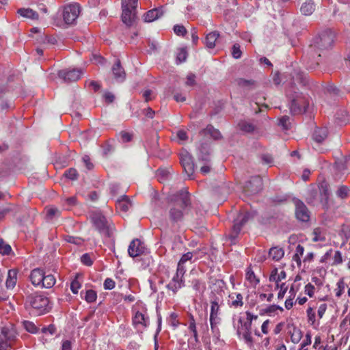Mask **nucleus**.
Returning a JSON list of instances; mask_svg holds the SVG:
<instances>
[{
    "label": "nucleus",
    "mask_w": 350,
    "mask_h": 350,
    "mask_svg": "<svg viewBox=\"0 0 350 350\" xmlns=\"http://www.w3.org/2000/svg\"><path fill=\"white\" fill-rule=\"evenodd\" d=\"M327 136V129L326 128H318L313 134L314 139L319 143L322 142Z\"/></svg>",
    "instance_id": "obj_27"
},
{
    "label": "nucleus",
    "mask_w": 350,
    "mask_h": 350,
    "mask_svg": "<svg viewBox=\"0 0 350 350\" xmlns=\"http://www.w3.org/2000/svg\"><path fill=\"white\" fill-rule=\"evenodd\" d=\"M219 36V33L215 31L208 33L205 38V44L209 49H213L215 46L216 41Z\"/></svg>",
    "instance_id": "obj_24"
},
{
    "label": "nucleus",
    "mask_w": 350,
    "mask_h": 350,
    "mask_svg": "<svg viewBox=\"0 0 350 350\" xmlns=\"http://www.w3.org/2000/svg\"><path fill=\"white\" fill-rule=\"evenodd\" d=\"M16 275L17 273L15 270H9L5 282L8 288H13L15 286L17 280Z\"/></svg>",
    "instance_id": "obj_26"
},
{
    "label": "nucleus",
    "mask_w": 350,
    "mask_h": 350,
    "mask_svg": "<svg viewBox=\"0 0 350 350\" xmlns=\"http://www.w3.org/2000/svg\"><path fill=\"white\" fill-rule=\"evenodd\" d=\"M65 176L70 180H75L77 178V172L74 168H70L66 170L64 174Z\"/></svg>",
    "instance_id": "obj_51"
},
{
    "label": "nucleus",
    "mask_w": 350,
    "mask_h": 350,
    "mask_svg": "<svg viewBox=\"0 0 350 350\" xmlns=\"http://www.w3.org/2000/svg\"><path fill=\"white\" fill-rule=\"evenodd\" d=\"M56 280L53 275L52 274H46L44 273V276L43 278L42 286V288H50L53 287L55 284Z\"/></svg>",
    "instance_id": "obj_32"
},
{
    "label": "nucleus",
    "mask_w": 350,
    "mask_h": 350,
    "mask_svg": "<svg viewBox=\"0 0 350 350\" xmlns=\"http://www.w3.org/2000/svg\"><path fill=\"white\" fill-rule=\"evenodd\" d=\"M60 215V211L55 207H50L46 209V217L49 219H52L55 217Z\"/></svg>",
    "instance_id": "obj_42"
},
{
    "label": "nucleus",
    "mask_w": 350,
    "mask_h": 350,
    "mask_svg": "<svg viewBox=\"0 0 350 350\" xmlns=\"http://www.w3.org/2000/svg\"><path fill=\"white\" fill-rule=\"evenodd\" d=\"M197 252H189L182 256L180 258L179 262H180V264H185L187 261L191 260L192 258L193 257L194 254H196Z\"/></svg>",
    "instance_id": "obj_50"
},
{
    "label": "nucleus",
    "mask_w": 350,
    "mask_h": 350,
    "mask_svg": "<svg viewBox=\"0 0 350 350\" xmlns=\"http://www.w3.org/2000/svg\"><path fill=\"white\" fill-rule=\"evenodd\" d=\"M241 54H242V53L240 49L239 44H234L232 46V55L233 57H234L235 59H239L241 57Z\"/></svg>",
    "instance_id": "obj_52"
},
{
    "label": "nucleus",
    "mask_w": 350,
    "mask_h": 350,
    "mask_svg": "<svg viewBox=\"0 0 350 350\" xmlns=\"http://www.w3.org/2000/svg\"><path fill=\"white\" fill-rule=\"evenodd\" d=\"M242 294L232 292L228 295V304L230 308H239L243 306Z\"/></svg>",
    "instance_id": "obj_16"
},
{
    "label": "nucleus",
    "mask_w": 350,
    "mask_h": 350,
    "mask_svg": "<svg viewBox=\"0 0 350 350\" xmlns=\"http://www.w3.org/2000/svg\"><path fill=\"white\" fill-rule=\"evenodd\" d=\"M163 15V8L152 9L148 11L144 16V20L146 23H151L161 18Z\"/></svg>",
    "instance_id": "obj_18"
},
{
    "label": "nucleus",
    "mask_w": 350,
    "mask_h": 350,
    "mask_svg": "<svg viewBox=\"0 0 350 350\" xmlns=\"http://www.w3.org/2000/svg\"><path fill=\"white\" fill-rule=\"evenodd\" d=\"M198 157L199 160L202 161L204 163H210V156L207 152H204L202 150H200V154H199Z\"/></svg>",
    "instance_id": "obj_54"
},
{
    "label": "nucleus",
    "mask_w": 350,
    "mask_h": 350,
    "mask_svg": "<svg viewBox=\"0 0 350 350\" xmlns=\"http://www.w3.org/2000/svg\"><path fill=\"white\" fill-rule=\"evenodd\" d=\"M315 8V4L312 0H307L301 5L300 11L302 14L310 16L314 12Z\"/></svg>",
    "instance_id": "obj_22"
},
{
    "label": "nucleus",
    "mask_w": 350,
    "mask_h": 350,
    "mask_svg": "<svg viewBox=\"0 0 350 350\" xmlns=\"http://www.w3.org/2000/svg\"><path fill=\"white\" fill-rule=\"evenodd\" d=\"M180 160L185 174L191 178L195 167L191 155L187 151L183 150L180 154Z\"/></svg>",
    "instance_id": "obj_11"
},
{
    "label": "nucleus",
    "mask_w": 350,
    "mask_h": 350,
    "mask_svg": "<svg viewBox=\"0 0 350 350\" xmlns=\"http://www.w3.org/2000/svg\"><path fill=\"white\" fill-rule=\"evenodd\" d=\"M16 330L12 323L0 327V350H7L16 338Z\"/></svg>",
    "instance_id": "obj_4"
},
{
    "label": "nucleus",
    "mask_w": 350,
    "mask_h": 350,
    "mask_svg": "<svg viewBox=\"0 0 350 350\" xmlns=\"http://www.w3.org/2000/svg\"><path fill=\"white\" fill-rule=\"evenodd\" d=\"M80 7L78 4H69L66 5L63 11V18L64 22L68 24H72L79 16Z\"/></svg>",
    "instance_id": "obj_10"
},
{
    "label": "nucleus",
    "mask_w": 350,
    "mask_h": 350,
    "mask_svg": "<svg viewBox=\"0 0 350 350\" xmlns=\"http://www.w3.org/2000/svg\"><path fill=\"white\" fill-rule=\"evenodd\" d=\"M174 31L177 36H185L187 33V29L183 25H176L174 27Z\"/></svg>",
    "instance_id": "obj_49"
},
{
    "label": "nucleus",
    "mask_w": 350,
    "mask_h": 350,
    "mask_svg": "<svg viewBox=\"0 0 350 350\" xmlns=\"http://www.w3.org/2000/svg\"><path fill=\"white\" fill-rule=\"evenodd\" d=\"M104 288L111 290L115 287V282L111 278H107L103 284Z\"/></svg>",
    "instance_id": "obj_58"
},
{
    "label": "nucleus",
    "mask_w": 350,
    "mask_h": 350,
    "mask_svg": "<svg viewBox=\"0 0 350 350\" xmlns=\"http://www.w3.org/2000/svg\"><path fill=\"white\" fill-rule=\"evenodd\" d=\"M131 206V202L129 198L126 196H123L120 199H118L116 202V207L117 208L122 211H127L129 208Z\"/></svg>",
    "instance_id": "obj_25"
},
{
    "label": "nucleus",
    "mask_w": 350,
    "mask_h": 350,
    "mask_svg": "<svg viewBox=\"0 0 350 350\" xmlns=\"http://www.w3.org/2000/svg\"><path fill=\"white\" fill-rule=\"evenodd\" d=\"M245 278L252 285H256L259 283V280L256 276L251 267H247L246 269Z\"/></svg>",
    "instance_id": "obj_33"
},
{
    "label": "nucleus",
    "mask_w": 350,
    "mask_h": 350,
    "mask_svg": "<svg viewBox=\"0 0 350 350\" xmlns=\"http://www.w3.org/2000/svg\"><path fill=\"white\" fill-rule=\"evenodd\" d=\"M279 124L284 129H288L289 125V117L286 116H282L279 120Z\"/></svg>",
    "instance_id": "obj_57"
},
{
    "label": "nucleus",
    "mask_w": 350,
    "mask_h": 350,
    "mask_svg": "<svg viewBox=\"0 0 350 350\" xmlns=\"http://www.w3.org/2000/svg\"><path fill=\"white\" fill-rule=\"evenodd\" d=\"M185 272H186V267H185V264H180V262H178L176 275H178V276L179 275L180 277L184 278V275H185Z\"/></svg>",
    "instance_id": "obj_55"
},
{
    "label": "nucleus",
    "mask_w": 350,
    "mask_h": 350,
    "mask_svg": "<svg viewBox=\"0 0 350 350\" xmlns=\"http://www.w3.org/2000/svg\"><path fill=\"white\" fill-rule=\"evenodd\" d=\"M81 262L87 266H91L93 263V262L91 259V257L88 254H83L81 256Z\"/></svg>",
    "instance_id": "obj_61"
},
{
    "label": "nucleus",
    "mask_w": 350,
    "mask_h": 350,
    "mask_svg": "<svg viewBox=\"0 0 350 350\" xmlns=\"http://www.w3.org/2000/svg\"><path fill=\"white\" fill-rule=\"evenodd\" d=\"M18 14L27 18L38 19V18L37 12L30 8H21L18 10Z\"/></svg>",
    "instance_id": "obj_30"
},
{
    "label": "nucleus",
    "mask_w": 350,
    "mask_h": 350,
    "mask_svg": "<svg viewBox=\"0 0 350 350\" xmlns=\"http://www.w3.org/2000/svg\"><path fill=\"white\" fill-rule=\"evenodd\" d=\"M327 306L326 304H320V306L318 308V310H317L318 317L319 319H321L323 317V315L327 310Z\"/></svg>",
    "instance_id": "obj_64"
},
{
    "label": "nucleus",
    "mask_w": 350,
    "mask_h": 350,
    "mask_svg": "<svg viewBox=\"0 0 350 350\" xmlns=\"http://www.w3.org/2000/svg\"><path fill=\"white\" fill-rule=\"evenodd\" d=\"M287 96L291 99V111L294 114H299L306 111L309 105V100L302 93L295 91V87H291L287 91Z\"/></svg>",
    "instance_id": "obj_3"
},
{
    "label": "nucleus",
    "mask_w": 350,
    "mask_h": 350,
    "mask_svg": "<svg viewBox=\"0 0 350 350\" xmlns=\"http://www.w3.org/2000/svg\"><path fill=\"white\" fill-rule=\"evenodd\" d=\"M345 289V284L344 280L342 278L337 282V288H336V296L340 297L344 293Z\"/></svg>",
    "instance_id": "obj_43"
},
{
    "label": "nucleus",
    "mask_w": 350,
    "mask_h": 350,
    "mask_svg": "<svg viewBox=\"0 0 350 350\" xmlns=\"http://www.w3.org/2000/svg\"><path fill=\"white\" fill-rule=\"evenodd\" d=\"M44 276L43 270L37 268L31 271L29 278L33 285L42 286Z\"/></svg>",
    "instance_id": "obj_19"
},
{
    "label": "nucleus",
    "mask_w": 350,
    "mask_h": 350,
    "mask_svg": "<svg viewBox=\"0 0 350 350\" xmlns=\"http://www.w3.org/2000/svg\"><path fill=\"white\" fill-rule=\"evenodd\" d=\"M243 326L245 327V331L242 334V337L247 345H252L253 344V337L250 331L251 323H245Z\"/></svg>",
    "instance_id": "obj_28"
},
{
    "label": "nucleus",
    "mask_w": 350,
    "mask_h": 350,
    "mask_svg": "<svg viewBox=\"0 0 350 350\" xmlns=\"http://www.w3.org/2000/svg\"><path fill=\"white\" fill-rule=\"evenodd\" d=\"M204 132L209 134L214 139H219L221 137V135L219 130L215 129L211 125L207 126L204 130Z\"/></svg>",
    "instance_id": "obj_36"
},
{
    "label": "nucleus",
    "mask_w": 350,
    "mask_h": 350,
    "mask_svg": "<svg viewBox=\"0 0 350 350\" xmlns=\"http://www.w3.org/2000/svg\"><path fill=\"white\" fill-rule=\"evenodd\" d=\"M23 324L24 328L27 332L32 333V334H36L37 332L38 328L33 322L29 321H23Z\"/></svg>",
    "instance_id": "obj_41"
},
{
    "label": "nucleus",
    "mask_w": 350,
    "mask_h": 350,
    "mask_svg": "<svg viewBox=\"0 0 350 350\" xmlns=\"http://www.w3.org/2000/svg\"><path fill=\"white\" fill-rule=\"evenodd\" d=\"M64 239L68 243H70L77 245H81L84 242V240L82 238L71 235L64 236Z\"/></svg>",
    "instance_id": "obj_38"
},
{
    "label": "nucleus",
    "mask_w": 350,
    "mask_h": 350,
    "mask_svg": "<svg viewBox=\"0 0 350 350\" xmlns=\"http://www.w3.org/2000/svg\"><path fill=\"white\" fill-rule=\"evenodd\" d=\"M295 215L297 218L302 221L309 220V212L306 206L300 200L295 201Z\"/></svg>",
    "instance_id": "obj_14"
},
{
    "label": "nucleus",
    "mask_w": 350,
    "mask_h": 350,
    "mask_svg": "<svg viewBox=\"0 0 350 350\" xmlns=\"http://www.w3.org/2000/svg\"><path fill=\"white\" fill-rule=\"evenodd\" d=\"M235 82L239 88L245 90H252L256 86V81L253 79L238 78L235 80Z\"/></svg>",
    "instance_id": "obj_20"
},
{
    "label": "nucleus",
    "mask_w": 350,
    "mask_h": 350,
    "mask_svg": "<svg viewBox=\"0 0 350 350\" xmlns=\"http://www.w3.org/2000/svg\"><path fill=\"white\" fill-rule=\"evenodd\" d=\"M306 312H307V317H308V322L311 325H314L315 324V322H316L315 312H314V310H313L312 308L309 307L307 309Z\"/></svg>",
    "instance_id": "obj_46"
},
{
    "label": "nucleus",
    "mask_w": 350,
    "mask_h": 350,
    "mask_svg": "<svg viewBox=\"0 0 350 350\" xmlns=\"http://www.w3.org/2000/svg\"><path fill=\"white\" fill-rule=\"evenodd\" d=\"M286 277V272L284 271H281L278 273L277 269H274L269 276V281L275 282L276 283L277 288L279 287V282L282 280H284Z\"/></svg>",
    "instance_id": "obj_23"
},
{
    "label": "nucleus",
    "mask_w": 350,
    "mask_h": 350,
    "mask_svg": "<svg viewBox=\"0 0 350 350\" xmlns=\"http://www.w3.org/2000/svg\"><path fill=\"white\" fill-rule=\"evenodd\" d=\"M96 293L93 290H88L85 292V299L88 303L94 302L96 299Z\"/></svg>",
    "instance_id": "obj_44"
},
{
    "label": "nucleus",
    "mask_w": 350,
    "mask_h": 350,
    "mask_svg": "<svg viewBox=\"0 0 350 350\" xmlns=\"http://www.w3.org/2000/svg\"><path fill=\"white\" fill-rule=\"evenodd\" d=\"M113 79L118 83L123 82L126 79V72L122 68L119 59H116V62L111 68Z\"/></svg>",
    "instance_id": "obj_15"
},
{
    "label": "nucleus",
    "mask_w": 350,
    "mask_h": 350,
    "mask_svg": "<svg viewBox=\"0 0 350 350\" xmlns=\"http://www.w3.org/2000/svg\"><path fill=\"white\" fill-rule=\"evenodd\" d=\"M14 207L15 206L14 205H10L8 207H6L3 210L0 211V220L3 219L6 214L11 211H13L14 210Z\"/></svg>",
    "instance_id": "obj_60"
},
{
    "label": "nucleus",
    "mask_w": 350,
    "mask_h": 350,
    "mask_svg": "<svg viewBox=\"0 0 350 350\" xmlns=\"http://www.w3.org/2000/svg\"><path fill=\"white\" fill-rule=\"evenodd\" d=\"M133 323L137 325H142L144 327L148 324V317L140 312H137L133 317Z\"/></svg>",
    "instance_id": "obj_31"
},
{
    "label": "nucleus",
    "mask_w": 350,
    "mask_h": 350,
    "mask_svg": "<svg viewBox=\"0 0 350 350\" xmlns=\"http://www.w3.org/2000/svg\"><path fill=\"white\" fill-rule=\"evenodd\" d=\"M177 317L178 315L174 312L171 313L170 315L169 323L174 327H176L179 324Z\"/></svg>",
    "instance_id": "obj_53"
},
{
    "label": "nucleus",
    "mask_w": 350,
    "mask_h": 350,
    "mask_svg": "<svg viewBox=\"0 0 350 350\" xmlns=\"http://www.w3.org/2000/svg\"><path fill=\"white\" fill-rule=\"evenodd\" d=\"M137 5V0H122V20L127 26L132 25L135 19Z\"/></svg>",
    "instance_id": "obj_5"
},
{
    "label": "nucleus",
    "mask_w": 350,
    "mask_h": 350,
    "mask_svg": "<svg viewBox=\"0 0 350 350\" xmlns=\"http://www.w3.org/2000/svg\"><path fill=\"white\" fill-rule=\"evenodd\" d=\"M92 221L99 232L109 237L112 234V228L105 217L100 212H94L92 215Z\"/></svg>",
    "instance_id": "obj_6"
},
{
    "label": "nucleus",
    "mask_w": 350,
    "mask_h": 350,
    "mask_svg": "<svg viewBox=\"0 0 350 350\" xmlns=\"http://www.w3.org/2000/svg\"><path fill=\"white\" fill-rule=\"evenodd\" d=\"M219 298L215 297L211 301V312L210 314L219 315L220 310L219 306Z\"/></svg>",
    "instance_id": "obj_35"
},
{
    "label": "nucleus",
    "mask_w": 350,
    "mask_h": 350,
    "mask_svg": "<svg viewBox=\"0 0 350 350\" xmlns=\"http://www.w3.org/2000/svg\"><path fill=\"white\" fill-rule=\"evenodd\" d=\"M166 216L172 226H179L188 216L191 210L189 194L180 190L170 196Z\"/></svg>",
    "instance_id": "obj_1"
},
{
    "label": "nucleus",
    "mask_w": 350,
    "mask_h": 350,
    "mask_svg": "<svg viewBox=\"0 0 350 350\" xmlns=\"http://www.w3.org/2000/svg\"><path fill=\"white\" fill-rule=\"evenodd\" d=\"M252 215L249 212L240 213L234 219L232 232L230 234V239L235 240L241 232V228L251 219Z\"/></svg>",
    "instance_id": "obj_8"
},
{
    "label": "nucleus",
    "mask_w": 350,
    "mask_h": 350,
    "mask_svg": "<svg viewBox=\"0 0 350 350\" xmlns=\"http://www.w3.org/2000/svg\"><path fill=\"white\" fill-rule=\"evenodd\" d=\"M12 248L10 245L5 243L3 240H0V254L8 255L10 253Z\"/></svg>",
    "instance_id": "obj_45"
},
{
    "label": "nucleus",
    "mask_w": 350,
    "mask_h": 350,
    "mask_svg": "<svg viewBox=\"0 0 350 350\" xmlns=\"http://www.w3.org/2000/svg\"><path fill=\"white\" fill-rule=\"evenodd\" d=\"M187 53L185 49H180L176 56V61L178 62V63H182L185 62L187 59Z\"/></svg>",
    "instance_id": "obj_48"
},
{
    "label": "nucleus",
    "mask_w": 350,
    "mask_h": 350,
    "mask_svg": "<svg viewBox=\"0 0 350 350\" xmlns=\"http://www.w3.org/2000/svg\"><path fill=\"white\" fill-rule=\"evenodd\" d=\"M142 96L146 102H148L153 99L152 92L150 90H146L143 92Z\"/></svg>",
    "instance_id": "obj_62"
},
{
    "label": "nucleus",
    "mask_w": 350,
    "mask_h": 350,
    "mask_svg": "<svg viewBox=\"0 0 350 350\" xmlns=\"http://www.w3.org/2000/svg\"><path fill=\"white\" fill-rule=\"evenodd\" d=\"M284 250L278 247H272L269 252V257L275 261L280 260L284 256Z\"/></svg>",
    "instance_id": "obj_29"
},
{
    "label": "nucleus",
    "mask_w": 350,
    "mask_h": 350,
    "mask_svg": "<svg viewBox=\"0 0 350 350\" xmlns=\"http://www.w3.org/2000/svg\"><path fill=\"white\" fill-rule=\"evenodd\" d=\"M81 288L79 282L77 280H74L70 284V290L74 294L78 293L79 289Z\"/></svg>",
    "instance_id": "obj_59"
},
{
    "label": "nucleus",
    "mask_w": 350,
    "mask_h": 350,
    "mask_svg": "<svg viewBox=\"0 0 350 350\" xmlns=\"http://www.w3.org/2000/svg\"><path fill=\"white\" fill-rule=\"evenodd\" d=\"M278 310H279L280 311L284 310L283 308L279 306L271 305V306L267 307L266 309L265 310V311L266 313L272 314V313H275Z\"/></svg>",
    "instance_id": "obj_56"
},
{
    "label": "nucleus",
    "mask_w": 350,
    "mask_h": 350,
    "mask_svg": "<svg viewBox=\"0 0 350 350\" xmlns=\"http://www.w3.org/2000/svg\"><path fill=\"white\" fill-rule=\"evenodd\" d=\"M313 235L314 237L312 238V241L314 242L325 241V237L324 234H323L322 230L319 228H315L314 230Z\"/></svg>",
    "instance_id": "obj_40"
},
{
    "label": "nucleus",
    "mask_w": 350,
    "mask_h": 350,
    "mask_svg": "<svg viewBox=\"0 0 350 350\" xmlns=\"http://www.w3.org/2000/svg\"><path fill=\"white\" fill-rule=\"evenodd\" d=\"M262 189V180L258 176H253L243 186V193L246 196H254Z\"/></svg>",
    "instance_id": "obj_9"
},
{
    "label": "nucleus",
    "mask_w": 350,
    "mask_h": 350,
    "mask_svg": "<svg viewBox=\"0 0 350 350\" xmlns=\"http://www.w3.org/2000/svg\"><path fill=\"white\" fill-rule=\"evenodd\" d=\"M82 73L80 69L62 70L59 71L58 76L64 81L72 82L79 79Z\"/></svg>",
    "instance_id": "obj_12"
},
{
    "label": "nucleus",
    "mask_w": 350,
    "mask_h": 350,
    "mask_svg": "<svg viewBox=\"0 0 350 350\" xmlns=\"http://www.w3.org/2000/svg\"><path fill=\"white\" fill-rule=\"evenodd\" d=\"M350 189L346 186H341L337 190V196L340 198H345L347 197Z\"/></svg>",
    "instance_id": "obj_47"
},
{
    "label": "nucleus",
    "mask_w": 350,
    "mask_h": 350,
    "mask_svg": "<svg viewBox=\"0 0 350 350\" xmlns=\"http://www.w3.org/2000/svg\"><path fill=\"white\" fill-rule=\"evenodd\" d=\"M145 251L144 244L138 239L133 240L128 248V253L131 257H137Z\"/></svg>",
    "instance_id": "obj_13"
},
{
    "label": "nucleus",
    "mask_w": 350,
    "mask_h": 350,
    "mask_svg": "<svg viewBox=\"0 0 350 350\" xmlns=\"http://www.w3.org/2000/svg\"><path fill=\"white\" fill-rule=\"evenodd\" d=\"M291 340L294 344H297L301 339L303 335L302 332L296 327H294L292 331L290 332Z\"/></svg>",
    "instance_id": "obj_34"
},
{
    "label": "nucleus",
    "mask_w": 350,
    "mask_h": 350,
    "mask_svg": "<svg viewBox=\"0 0 350 350\" xmlns=\"http://www.w3.org/2000/svg\"><path fill=\"white\" fill-rule=\"evenodd\" d=\"M305 293L307 294L310 297H313L314 293V286L311 284H308L305 286Z\"/></svg>",
    "instance_id": "obj_63"
},
{
    "label": "nucleus",
    "mask_w": 350,
    "mask_h": 350,
    "mask_svg": "<svg viewBox=\"0 0 350 350\" xmlns=\"http://www.w3.org/2000/svg\"><path fill=\"white\" fill-rule=\"evenodd\" d=\"M192 286L195 291L199 293L204 292L206 288L205 283L200 280H193Z\"/></svg>",
    "instance_id": "obj_39"
},
{
    "label": "nucleus",
    "mask_w": 350,
    "mask_h": 350,
    "mask_svg": "<svg viewBox=\"0 0 350 350\" xmlns=\"http://www.w3.org/2000/svg\"><path fill=\"white\" fill-rule=\"evenodd\" d=\"M220 321L221 319L219 315L210 314V324L213 333H216L219 331L217 325L219 324Z\"/></svg>",
    "instance_id": "obj_37"
},
{
    "label": "nucleus",
    "mask_w": 350,
    "mask_h": 350,
    "mask_svg": "<svg viewBox=\"0 0 350 350\" xmlns=\"http://www.w3.org/2000/svg\"><path fill=\"white\" fill-rule=\"evenodd\" d=\"M185 286V280L183 277L176 275L172 278V280L167 285V288L176 293L179 289Z\"/></svg>",
    "instance_id": "obj_17"
},
{
    "label": "nucleus",
    "mask_w": 350,
    "mask_h": 350,
    "mask_svg": "<svg viewBox=\"0 0 350 350\" xmlns=\"http://www.w3.org/2000/svg\"><path fill=\"white\" fill-rule=\"evenodd\" d=\"M335 34L331 30H326L322 32L314 42V46H310V49L317 48L320 51L327 50L330 49L334 43Z\"/></svg>",
    "instance_id": "obj_7"
},
{
    "label": "nucleus",
    "mask_w": 350,
    "mask_h": 350,
    "mask_svg": "<svg viewBox=\"0 0 350 350\" xmlns=\"http://www.w3.org/2000/svg\"><path fill=\"white\" fill-rule=\"evenodd\" d=\"M49 299L42 294L33 293L28 295L25 301L27 310L32 309L38 314H42L49 310Z\"/></svg>",
    "instance_id": "obj_2"
},
{
    "label": "nucleus",
    "mask_w": 350,
    "mask_h": 350,
    "mask_svg": "<svg viewBox=\"0 0 350 350\" xmlns=\"http://www.w3.org/2000/svg\"><path fill=\"white\" fill-rule=\"evenodd\" d=\"M239 129L243 133H252L256 130V126L247 120H241L238 123Z\"/></svg>",
    "instance_id": "obj_21"
}]
</instances>
